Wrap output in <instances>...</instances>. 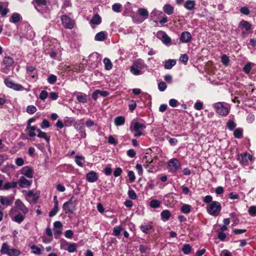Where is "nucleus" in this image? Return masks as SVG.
Returning a JSON list of instances; mask_svg holds the SVG:
<instances>
[{
	"label": "nucleus",
	"instance_id": "f257e3e1",
	"mask_svg": "<svg viewBox=\"0 0 256 256\" xmlns=\"http://www.w3.org/2000/svg\"><path fill=\"white\" fill-rule=\"evenodd\" d=\"M207 212L214 216H217L219 215L221 210V204L217 201H213L208 204L206 208Z\"/></svg>",
	"mask_w": 256,
	"mask_h": 256
},
{
	"label": "nucleus",
	"instance_id": "f03ea898",
	"mask_svg": "<svg viewBox=\"0 0 256 256\" xmlns=\"http://www.w3.org/2000/svg\"><path fill=\"white\" fill-rule=\"evenodd\" d=\"M146 128V126L144 124L140 123L139 122H133L130 126V130L132 132L133 134L134 137L141 136L143 134L142 130Z\"/></svg>",
	"mask_w": 256,
	"mask_h": 256
},
{
	"label": "nucleus",
	"instance_id": "7ed1b4c3",
	"mask_svg": "<svg viewBox=\"0 0 256 256\" xmlns=\"http://www.w3.org/2000/svg\"><path fill=\"white\" fill-rule=\"evenodd\" d=\"M62 208L65 211L66 214H73L76 210V200L74 196L64 204Z\"/></svg>",
	"mask_w": 256,
	"mask_h": 256
},
{
	"label": "nucleus",
	"instance_id": "20e7f679",
	"mask_svg": "<svg viewBox=\"0 0 256 256\" xmlns=\"http://www.w3.org/2000/svg\"><path fill=\"white\" fill-rule=\"evenodd\" d=\"M168 168L169 172L174 173L181 168V164L177 158H173L168 161Z\"/></svg>",
	"mask_w": 256,
	"mask_h": 256
},
{
	"label": "nucleus",
	"instance_id": "39448f33",
	"mask_svg": "<svg viewBox=\"0 0 256 256\" xmlns=\"http://www.w3.org/2000/svg\"><path fill=\"white\" fill-rule=\"evenodd\" d=\"M238 160L243 166H248V162L253 160L252 155L247 152H244L238 155Z\"/></svg>",
	"mask_w": 256,
	"mask_h": 256
},
{
	"label": "nucleus",
	"instance_id": "423d86ee",
	"mask_svg": "<svg viewBox=\"0 0 256 256\" xmlns=\"http://www.w3.org/2000/svg\"><path fill=\"white\" fill-rule=\"evenodd\" d=\"M16 210L21 212V214L26 215L28 212V209L24 204L20 200H16L15 202V206L12 209V211Z\"/></svg>",
	"mask_w": 256,
	"mask_h": 256
},
{
	"label": "nucleus",
	"instance_id": "0eeeda50",
	"mask_svg": "<svg viewBox=\"0 0 256 256\" xmlns=\"http://www.w3.org/2000/svg\"><path fill=\"white\" fill-rule=\"evenodd\" d=\"M216 112L221 116H226L229 112V109L222 102H218L214 104Z\"/></svg>",
	"mask_w": 256,
	"mask_h": 256
},
{
	"label": "nucleus",
	"instance_id": "6e6552de",
	"mask_svg": "<svg viewBox=\"0 0 256 256\" xmlns=\"http://www.w3.org/2000/svg\"><path fill=\"white\" fill-rule=\"evenodd\" d=\"M4 83L7 87L14 90L22 91L24 90V88L21 84L14 83L9 78H5L4 80Z\"/></svg>",
	"mask_w": 256,
	"mask_h": 256
},
{
	"label": "nucleus",
	"instance_id": "1a4fd4ad",
	"mask_svg": "<svg viewBox=\"0 0 256 256\" xmlns=\"http://www.w3.org/2000/svg\"><path fill=\"white\" fill-rule=\"evenodd\" d=\"M62 24L66 28L72 29L74 27V21L66 15L61 16Z\"/></svg>",
	"mask_w": 256,
	"mask_h": 256
},
{
	"label": "nucleus",
	"instance_id": "9d476101",
	"mask_svg": "<svg viewBox=\"0 0 256 256\" xmlns=\"http://www.w3.org/2000/svg\"><path fill=\"white\" fill-rule=\"evenodd\" d=\"M22 34L27 39L32 40L35 34L30 26L26 25L24 32H22Z\"/></svg>",
	"mask_w": 256,
	"mask_h": 256
},
{
	"label": "nucleus",
	"instance_id": "9b49d317",
	"mask_svg": "<svg viewBox=\"0 0 256 256\" xmlns=\"http://www.w3.org/2000/svg\"><path fill=\"white\" fill-rule=\"evenodd\" d=\"M20 172L24 176L29 178H32L34 177V171L33 168L29 166H26L23 167Z\"/></svg>",
	"mask_w": 256,
	"mask_h": 256
},
{
	"label": "nucleus",
	"instance_id": "f8f14e48",
	"mask_svg": "<svg viewBox=\"0 0 256 256\" xmlns=\"http://www.w3.org/2000/svg\"><path fill=\"white\" fill-rule=\"evenodd\" d=\"M14 198L12 196H0V200L1 204L3 206H11L14 202Z\"/></svg>",
	"mask_w": 256,
	"mask_h": 256
},
{
	"label": "nucleus",
	"instance_id": "ddd939ff",
	"mask_svg": "<svg viewBox=\"0 0 256 256\" xmlns=\"http://www.w3.org/2000/svg\"><path fill=\"white\" fill-rule=\"evenodd\" d=\"M32 180H28L24 176H20L18 180L20 186L22 188H28L32 184Z\"/></svg>",
	"mask_w": 256,
	"mask_h": 256
},
{
	"label": "nucleus",
	"instance_id": "4468645a",
	"mask_svg": "<svg viewBox=\"0 0 256 256\" xmlns=\"http://www.w3.org/2000/svg\"><path fill=\"white\" fill-rule=\"evenodd\" d=\"M192 38L190 33L188 32H182L180 36V40L182 42L187 43L190 42Z\"/></svg>",
	"mask_w": 256,
	"mask_h": 256
},
{
	"label": "nucleus",
	"instance_id": "2eb2a0df",
	"mask_svg": "<svg viewBox=\"0 0 256 256\" xmlns=\"http://www.w3.org/2000/svg\"><path fill=\"white\" fill-rule=\"evenodd\" d=\"M86 178L88 182H94L98 179V174L96 172L90 171L86 174Z\"/></svg>",
	"mask_w": 256,
	"mask_h": 256
},
{
	"label": "nucleus",
	"instance_id": "dca6fc26",
	"mask_svg": "<svg viewBox=\"0 0 256 256\" xmlns=\"http://www.w3.org/2000/svg\"><path fill=\"white\" fill-rule=\"evenodd\" d=\"M18 182H8L3 185L2 187V190H8L10 188H16Z\"/></svg>",
	"mask_w": 256,
	"mask_h": 256
},
{
	"label": "nucleus",
	"instance_id": "f3484780",
	"mask_svg": "<svg viewBox=\"0 0 256 256\" xmlns=\"http://www.w3.org/2000/svg\"><path fill=\"white\" fill-rule=\"evenodd\" d=\"M164 12L168 15H171L174 12V8L170 4H166L163 6Z\"/></svg>",
	"mask_w": 256,
	"mask_h": 256
},
{
	"label": "nucleus",
	"instance_id": "a211bd4d",
	"mask_svg": "<svg viewBox=\"0 0 256 256\" xmlns=\"http://www.w3.org/2000/svg\"><path fill=\"white\" fill-rule=\"evenodd\" d=\"M10 248L8 244L6 242L2 244L1 249H0V253L2 254H6L7 256L9 254V252H10Z\"/></svg>",
	"mask_w": 256,
	"mask_h": 256
},
{
	"label": "nucleus",
	"instance_id": "6ab92c4d",
	"mask_svg": "<svg viewBox=\"0 0 256 256\" xmlns=\"http://www.w3.org/2000/svg\"><path fill=\"white\" fill-rule=\"evenodd\" d=\"M239 28H244L246 30H249L252 27L250 24L246 20H242L238 25Z\"/></svg>",
	"mask_w": 256,
	"mask_h": 256
},
{
	"label": "nucleus",
	"instance_id": "aec40b11",
	"mask_svg": "<svg viewBox=\"0 0 256 256\" xmlns=\"http://www.w3.org/2000/svg\"><path fill=\"white\" fill-rule=\"evenodd\" d=\"M144 158L146 160V164L144 165V167L147 168H149L148 170V172H152V170L154 167V162L153 160H147L146 156H144Z\"/></svg>",
	"mask_w": 256,
	"mask_h": 256
},
{
	"label": "nucleus",
	"instance_id": "412c9836",
	"mask_svg": "<svg viewBox=\"0 0 256 256\" xmlns=\"http://www.w3.org/2000/svg\"><path fill=\"white\" fill-rule=\"evenodd\" d=\"M77 247V244L74 243V244H70L68 248H66L64 247L62 243L61 242L60 244V248L61 249H64L66 250H67L69 252H73L74 251L76 250Z\"/></svg>",
	"mask_w": 256,
	"mask_h": 256
},
{
	"label": "nucleus",
	"instance_id": "4be33fe9",
	"mask_svg": "<svg viewBox=\"0 0 256 256\" xmlns=\"http://www.w3.org/2000/svg\"><path fill=\"white\" fill-rule=\"evenodd\" d=\"M14 63V60L9 56H4L3 59V64L6 66V67H10Z\"/></svg>",
	"mask_w": 256,
	"mask_h": 256
},
{
	"label": "nucleus",
	"instance_id": "5701e85b",
	"mask_svg": "<svg viewBox=\"0 0 256 256\" xmlns=\"http://www.w3.org/2000/svg\"><path fill=\"white\" fill-rule=\"evenodd\" d=\"M25 216L26 215H24L22 214L18 213V214L13 216V218H12V220L18 224H20L24 220Z\"/></svg>",
	"mask_w": 256,
	"mask_h": 256
},
{
	"label": "nucleus",
	"instance_id": "b1692460",
	"mask_svg": "<svg viewBox=\"0 0 256 256\" xmlns=\"http://www.w3.org/2000/svg\"><path fill=\"white\" fill-rule=\"evenodd\" d=\"M196 4L194 0H187L184 4V7L188 10H192Z\"/></svg>",
	"mask_w": 256,
	"mask_h": 256
},
{
	"label": "nucleus",
	"instance_id": "393cba45",
	"mask_svg": "<svg viewBox=\"0 0 256 256\" xmlns=\"http://www.w3.org/2000/svg\"><path fill=\"white\" fill-rule=\"evenodd\" d=\"M106 33L103 31L97 33L94 37V39L96 41H104L106 40Z\"/></svg>",
	"mask_w": 256,
	"mask_h": 256
},
{
	"label": "nucleus",
	"instance_id": "a878e982",
	"mask_svg": "<svg viewBox=\"0 0 256 256\" xmlns=\"http://www.w3.org/2000/svg\"><path fill=\"white\" fill-rule=\"evenodd\" d=\"M77 100L82 103H86L87 102V96L86 94L80 92L76 96Z\"/></svg>",
	"mask_w": 256,
	"mask_h": 256
},
{
	"label": "nucleus",
	"instance_id": "bb28decb",
	"mask_svg": "<svg viewBox=\"0 0 256 256\" xmlns=\"http://www.w3.org/2000/svg\"><path fill=\"white\" fill-rule=\"evenodd\" d=\"M176 64V61L174 60H166L164 64V67L165 69H171L172 66Z\"/></svg>",
	"mask_w": 256,
	"mask_h": 256
},
{
	"label": "nucleus",
	"instance_id": "cd10ccee",
	"mask_svg": "<svg viewBox=\"0 0 256 256\" xmlns=\"http://www.w3.org/2000/svg\"><path fill=\"white\" fill-rule=\"evenodd\" d=\"M21 18L22 17L17 12H14L12 14V16L10 17V21L13 23H16L18 22Z\"/></svg>",
	"mask_w": 256,
	"mask_h": 256
},
{
	"label": "nucleus",
	"instance_id": "c85d7f7f",
	"mask_svg": "<svg viewBox=\"0 0 256 256\" xmlns=\"http://www.w3.org/2000/svg\"><path fill=\"white\" fill-rule=\"evenodd\" d=\"M133 65H134L135 67L140 68V70L145 68L146 66L144 60L140 59L136 60Z\"/></svg>",
	"mask_w": 256,
	"mask_h": 256
},
{
	"label": "nucleus",
	"instance_id": "c756f323",
	"mask_svg": "<svg viewBox=\"0 0 256 256\" xmlns=\"http://www.w3.org/2000/svg\"><path fill=\"white\" fill-rule=\"evenodd\" d=\"M75 162L79 166L82 167L85 162L84 158L82 156L76 155L75 156Z\"/></svg>",
	"mask_w": 256,
	"mask_h": 256
},
{
	"label": "nucleus",
	"instance_id": "7c9ffc66",
	"mask_svg": "<svg viewBox=\"0 0 256 256\" xmlns=\"http://www.w3.org/2000/svg\"><path fill=\"white\" fill-rule=\"evenodd\" d=\"M101 18L98 14H94L90 20V23L98 25L101 23Z\"/></svg>",
	"mask_w": 256,
	"mask_h": 256
},
{
	"label": "nucleus",
	"instance_id": "2f4dec72",
	"mask_svg": "<svg viewBox=\"0 0 256 256\" xmlns=\"http://www.w3.org/2000/svg\"><path fill=\"white\" fill-rule=\"evenodd\" d=\"M36 132L38 138H44L47 142H49L50 138L46 136V132H42L40 129H36Z\"/></svg>",
	"mask_w": 256,
	"mask_h": 256
},
{
	"label": "nucleus",
	"instance_id": "473e14b6",
	"mask_svg": "<svg viewBox=\"0 0 256 256\" xmlns=\"http://www.w3.org/2000/svg\"><path fill=\"white\" fill-rule=\"evenodd\" d=\"M125 122V118L124 116H116L114 119V124L116 126H120L124 124Z\"/></svg>",
	"mask_w": 256,
	"mask_h": 256
},
{
	"label": "nucleus",
	"instance_id": "72a5a7b5",
	"mask_svg": "<svg viewBox=\"0 0 256 256\" xmlns=\"http://www.w3.org/2000/svg\"><path fill=\"white\" fill-rule=\"evenodd\" d=\"M161 202L156 199H153L150 202V206L152 208H158L160 206Z\"/></svg>",
	"mask_w": 256,
	"mask_h": 256
},
{
	"label": "nucleus",
	"instance_id": "f704fd0d",
	"mask_svg": "<svg viewBox=\"0 0 256 256\" xmlns=\"http://www.w3.org/2000/svg\"><path fill=\"white\" fill-rule=\"evenodd\" d=\"M122 230V226H119L114 227L112 231V235L116 236H118L120 235L121 232Z\"/></svg>",
	"mask_w": 256,
	"mask_h": 256
},
{
	"label": "nucleus",
	"instance_id": "c9c22d12",
	"mask_svg": "<svg viewBox=\"0 0 256 256\" xmlns=\"http://www.w3.org/2000/svg\"><path fill=\"white\" fill-rule=\"evenodd\" d=\"M191 209V206L188 204H184L181 208V211L185 214H188L190 212Z\"/></svg>",
	"mask_w": 256,
	"mask_h": 256
},
{
	"label": "nucleus",
	"instance_id": "e433bc0d",
	"mask_svg": "<svg viewBox=\"0 0 256 256\" xmlns=\"http://www.w3.org/2000/svg\"><path fill=\"white\" fill-rule=\"evenodd\" d=\"M104 64L105 69L106 70H110L112 68V64L109 58H105L104 60Z\"/></svg>",
	"mask_w": 256,
	"mask_h": 256
},
{
	"label": "nucleus",
	"instance_id": "4c0bfd02",
	"mask_svg": "<svg viewBox=\"0 0 256 256\" xmlns=\"http://www.w3.org/2000/svg\"><path fill=\"white\" fill-rule=\"evenodd\" d=\"M192 248L190 244H184L182 248V251L185 254H190Z\"/></svg>",
	"mask_w": 256,
	"mask_h": 256
},
{
	"label": "nucleus",
	"instance_id": "58836bf2",
	"mask_svg": "<svg viewBox=\"0 0 256 256\" xmlns=\"http://www.w3.org/2000/svg\"><path fill=\"white\" fill-rule=\"evenodd\" d=\"M138 12L140 15L142 17H144L145 19L147 18L148 16V11L144 8H140L138 10Z\"/></svg>",
	"mask_w": 256,
	"mask_h": 256
},
{
	"label": "nucleus",
	"instance_id": "ea45409f",
	"mask_svg": "<svg viewBox=\"0 0 256 256\" xmlns=\"http://www.w3.org/2000/svg\"><path fill=\"white\" fill-rule=\"evenodd\" d=\"M161 217L162 219L168 220L170 216V212L168 210H164L160 214Z\"/></svg>",
	"mask_w": 256,
	"mask_h": 256
},
{
	"label": "nucleus",
	"instance_id": "a19ab883",
	"mask_svg": "<svg viewBox=\"0 0 256 256\" xmlns=\"http://www.w3.org/2000/svg\"><path fill=\"white\" fill-rule=\"evenodd\" d=\"M130 72L134 75L138 76L142 74V72L140 68H138L132 65L130 67Z\"/></svg>",
	"mask_w": 256,
	"mask_h": 256
},
{
	"label": "nucleus",
	"instance_id": "79ce46f5",
	"mask_svg": "<svg viewBox=\"0 0 256 256\" xmlns=\"http://www.w3.org/2000/svg\"><path fill=\"white\" fill-rule=\"evenodd\" d=\"M8 9L7 8H4L3 4L0 3V14L2 16H4L8 12Z\"/></svg>",
	"mask_w": 256,
	"mask_h": 256
},
{
	"label": "nucleus",
	"instance_id": "37998d69",
	"mask_svg": "<svg viewBox=\"0 0 256 256\" xmlns=\"http://www.w3.org/2000/svg\"><path fill=\"white\" fill-rule=\"evenodd\" d=\"M234 135L236 138H241L242 135V130L240 128H236L234 132Z\"/></svg>",
	"mask_w": 256,
	"mask_h": 256
},
{
	"label": "nucleus",
	"instance_id": "c03bdc74",
	"mask_svg": "<svg viewBox=\"0 0 256 256\" xmlns=\"http://www.w3.org/2000/svg\"><path fill=\"white\" fill-rule=\"evenodd\" d=\"M36 108L32 105L28 106L26 108V112L29 114H33L36 112Z\"/></svg>",
	"mask_w": 256,
	"mask_h": 256
},
{
	"label": "nucleus",
	"instance_id": "a18cd8bd",
	"mask_svg": "<svg viewBox=\"0 0 256 256\" xmlns=\"http://www.w3.org/2000/svg\"><path fill=\"white\" fill-rule=\"evenodd\" d=\"M226 126L230 130H232L236 128V124L233 120H230L226 123Z\"/></svg>",
	"mask_w": 256,
	"mask_h": 256
},
{
	"label": "nucleus",
	"instance_id": "49530a36",
	"mask_svg": "<svg viewBox=\"0 0 256 256\" xmlns=\"http://www.w3.org/2000/svg\"><path fill=\"white\" fill-rule=\"evenodd\" d=\"M57 80V77L56 76L51 74L49 76L48 78V82L50 84H54Z\"/></svg>",
	"mask_w": 256,
	"mask_h": 256
},
{
	"label": "nucleus",
	"instance_id": "de8ad7c7",
	"mask_svg": "<svg viewBox=\"0 0 256 256\" xmlns=\"http://www.w3.org/2000/svg\"><path fill=\"white\" fill-rule=\"evenodd\" d=\"M152 228V226L150 224L142 225L140 226L141 230L144 233H148Z\"/></svg>",
	"mask_w": 256,
	"mask_h": 256
},
{
	"label": "nucleus",
	"instance_id": "09e8293b",
	"mask_svg": "<svg viewBox=\"0 0 256 256\" xmlns=\"http://www.w3.org/2000/svg\"><path fill=\"white\" fill-rule=\"evenodd\" d=\"M9 252L8 256H18L20 254V251L16 248H11Z\"/></svg>",
	"mask_w": 256,
	"mask_h": 256
},
{
	"label": "nucleus",
	"instance_id": "8fccbe9b",
	"mask_svg": "<svg viewBox=\"0 0 256 256\" xmlns=\"http://www.w3.org/2000/svg\"><path fill=\"white\" fill-rule=\"evenodd\" d=\"M221 62L224 65L228 66L230 62L228 57L226 54L222 55L221 57Z\"/></svg>",
	"mask_w": 256,
	"mask_h": 256
},
{
	"label": "nucleus",
	"instance_id": "3c124183",
	"mask_svg": "<svg viewBox=\"0 0 256 256\" xmlns=\"http://www.w3.org/2000/svg\"><path fill=\"white\" fill-rule=\"evenodd\" d=\"M251 69H252V63L251 62L247 63L243 68L244 72L246 74H248L250 72Z\"/></svg>",
	"mask_w": 256,
	"mask_h": 256
},
{
	"label": "nucleus",
	"instance_id": "603ef678",
	"mask_svg": "<svg viewBox=\"0 0 256 256\" xmlns=\"http://www.w3.org/2000/svg\"><path fill=\"white\" fill-rule=\"evenodd\" d=\"M30 248L32 250V252L34 254H41V250L40 248L35 245L31 246Z\"/></svg>",
	"mask_w": 256,
	"mask_h": 256
},
{
	"label": "nucleus",
	"instance_id": "864d4df0",
	"mask_svg": "<svg viewBox=\"0 0 256 256\" xmlns=\"http://www.w3.org/2000/svg\"><path fill=\"white\" fill-rule=\"evenodd\" d=\"M248 214L252 216H256V206H251L248 209Z\"/></svg>",
	"mask_w": 256,
	"mask_h": 256
},
{
	"label": "nucleus",
	"instance_id": "5fc2aeb1",
	"mask_svg": "<svg viewBox=\"0 0 256 256\" xmlns=\"http://www.w3.org/2000/svg\"><path fill=\"white\" fill-rule=\"evenodd\" d=\"M162 41L164 44L166 45H168L171 43L172 40L170 36H168V35L166 34L164 38H163Z\"/></svg>",
	"mask_w": 256,
	"mask_h": 256
},
{
	"label": "nucleus",
	"instance_id": "6e6d98bb",
	"mask_svg": "<svg viewBox=\"0 0 256 256\" xmlns=\"http://www.w3.org/2000/svg\"><path fill=\"white\" fill-rule=\"evenodd\" d=\"M128 197L132 200H135L137 197L135 192L133 190H130L128 191Z\"/></svg>",
	"mask_w": 256,
	"mask_h": 256
},
{
	"label": "nucleus",
	"instance_id": "4d7b16f0",
	"mask_svg": "<svg viewBox=\"0 0 256 256\" xmlns=\"http://www.w3.org/2000/svg\"><path fill=\"white\" fill-rule=\"evenodd\" d=\"M166 34V32L162 30H159L157 32L156 36L158 39L162 40L163 38H164Z\"/></svg>",
	"mask_w": 256,
	"mask_h": 256
},
{
	"label": "nucleus",
	"instance_id": "13d9d810",
	"mask_svg": "<svg viewBox=\"0 0 256 256\" xmlns=\"http://www.w3.org/2000/svg\"><path fill=\"white\" fill-rule=\"evenodd\" d=\"M158 88L160 92H164L166 88V85L164 82H161L158 84Z\"/></svg>",
	"mask_w": 256,
	"mask_h": 256
},
{
	"label": "nucleus",
	"instance_id": "bf43d9fd",
	"mask_svg": "<svg viewBox=\"0 0 256 256\" xmlns=\"http://www.w3.org/2000/svg\"><path fill=\"white\" fill-rule=\"evenodd\" d=\"M203 103L200 101L196 102L194 105L196 110H200L202 108Z\"/></svg>",
	"mask_w": 256,
	"mask_h": 256
},
{
	"label": "nucleus",
	"instance_id": "052dcab7",
	"mask_svg": "<svg viewBox=\"0 0 256 256\" xmlns=\"http://www.w3.org/2000/svg\"><path fill=\"white\" fill-rule=\"evenodd\" d=\"M112 9L114 12H120L121 9V5L120 4H114L112 6Z\"/></svg>",
	"mask_w": 256,
	"mask_h": 256
},
{
	"label": "nucleus",
	"instance_id": "680f3d73",
	"mask_svg": "<svg viewBox=\"0 0 256 256\" xmlns=\"http://www.w3.org/2000/svg\"><path fill=\"white\" fill-rule=\"evenodd\" d=\"M128 176L130 182H133L135 180L136 177L133 171H129Z\"/></svg>",
	"mask_w": 256,
	"mask_h": 256
},
{
	"label": "nucleus",
	"instance_id": "e2e57ef3",
	"mask_svg": "<svg viewBox=\"0 0 256 256\" xmlns=\"http://www.w3.org/2000/svg\"><path fill=\"white\" fill-rule=\"evenodd\" d=\"M48 92L46 90H42L40 94V98L44 100L48 97Z\"/></svg>",
	"mask_w": 256,
	"mask_h": 256
},
{
	"label": "nucleus",
	"instance_id": "0e129e2a",
	"mask_svg": "<svg viewBox=\"0 0 256 256\" xmlns=\"http://www.w3.org/2000/svg\"><path fill=\"white\" fill-rule=\"evenodd\" d=\"M240 12L244 14L248 15L250 14V10L248 7L244 6L240 8Z\"/></svg>",
	"mask_w": 256,
	"mask_h": 256
},
{
	"label": "nucleus",
	"instance_id": "69168bd1",
	"mask_svg": "<svg viewBox=\"0 0 256 256\" xmlns=\"http://www.w3.org/2000/svg\"><path fill=\"white\" fill-rule=\"evenodd\" d=\"M40 127L42 128H48L50 127L49 122L47 120H44L40 124Z\"/></svg>",
	"mask_w": 256,
	"mask_h": 256
},
{
	"label": "nucleus",
	"instance_id": "338daca9",
	"mask_svg": "<svg viewBox=\"0 0 256 256\" xmlns=\"http://www.w3.org/2000/svg\"><path fill=\"white\" fill-rule=\"evenodd\" d=\"M122 169L120 168H117L114 172V175L115 177H118L120 176L122 173Z\"/></svg>",
	"mask_w": 256,
	"mask_h": 256
},
{
	"label": "nucleus",
	"instance_id": "774afa93",
	"mask_svg": "<svg viewBox=\"0 0 256 256\" xmlns=\"http://www.w3.org/2000/svg\"><path fill=\"white\" fill-rule=\"evenodd\" d=\"M178 104V101L174 98H172L169 100V104L172 107H176Z\"/></svg>",
	"mask_w": 256,
	"mask_h": 256
}]
</instances>
